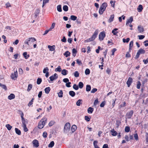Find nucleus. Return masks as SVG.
Returning a JSON list of instances; mask_svg holds the SVG:
<instances>
[{
    "instance_id": "obj_1",
    "label": "nucleus",
    "mask_w": 148,
    "mask_h": 148,
    "mask_svg": "<svg viewBox=\"0 0 148 148\" xmlns=\"http://www.w3.org/2000/svg\"><path fill=\"white\" fill-rule=\"evenodd\" d=\"M107 6V4L106 3H103L100 6L99 10V13L100 14H102L103 12L105 10Z\"/></svg>"
},
{
    "instance_id": "obj_2",
    "label": "nucleus",
    "mask_w": 148,
    "mask_h": 148,
    "mask_svg": "<svg viewBox=\"0 0 148 148\" xmlns=\"http://www.w3.org/2000/svg\"><path fill=\"white\" fill-rule=\"evenodd\" d=\"M36 41V39L34 38H28L25 40V44L29 45V43L31 44L32 42H33Z\"/></svg>"
},
{
    "instance_id": "obj_3",
    "label": "nucleus",
    "mask_w": 148,
    "mask_h": 148,
    "mask_svg": "<svg viewBox=\"0 0 148 148\" xmlns=\"http://www.w3.org/2000/svg\"><path fill=\"white\" fill-rule=\"evenodd\" d=\"M145 53V51L142 49H140L138 51L137 53V54L135 57V58L137 59L139 57L140 54H143Z\"/></svg>"
},
{
    "instance_id": "obj_4",
    "label": "nucleus",
    "mask_w": 148,
    "mask_h": 148,
    "mask_svg": "<svg viewBox=\"0 0 148 148\" xmlns=\"http://www.w3.org/2000/svg\"><path fill=\"white\" fill-rule=\"evenodd\" d=\"M106 36L105 32L104 31L101 32L99 35V39L100 41L103 40Z\"/></svg>"
},
{
    "instance_id": "obj_5",
    "label": "nucleus",
    "mask_w": 148,
    "mask_h": 148,
    "mask_svg": "<svg viewBox=\"0 0 148 148\" xmlns=\"http://www.w3.org/2000/svg\"><path fill=\"white\" fill-rule=\"evenodd\" d=\"M70 125L69 123H67L65 125L64 127V132H67L70 129Z\"/></svg>"
},
{
    "instance_id": "obj_6",
    "label": "nucleus",
    "mask_w": 148,
    "mask_h": 148,
    "mask_svg": "<svg viewBox=\"0 0 148 148\" xmlns=\"http://www.w3.org/2000/svg\"><path fill=\"white\" fill-rule=\"evenodd\" d=\"M134 113V111L131 110L130 111L128 112L126 115V116L127 119L131 118Z\"/></svg>"
},
{
    "instance_id": "obj_7",
    "label": "nucleus",
    "mask_w": 148,
    "mask_h": 148,
    "mask_svg": "<svg viewBox=\"0 0 148 148\" xmlns=\"http://www.w3.org/2000/svg\"><path fill=\"white\" fill-rule=\"evenodd\" d=\"M18 76L17 72L16 70L14 72V73H12L11 75V78L15 80L17 78Z\"/></svg>"
},
{
    "instance_id": "obj_8",
    "label": "nucleus",
    "mask_w": 148,
    "mask_h": 148,
    "mask_svg": "<svg viewBox=\"0 0 148 148\" xmlns=\"http://www.w3.org/2000/svg\"><path fill=\"white\" fill-rule=\"evenodd\" d=\"M47 119L46 117H44L41 119L39 123H41L44 126L45 125L47 122Z\"/></svg>"
},
{
    "instance_id": "obj_9",
    "label": "nucleus",
    "mask_w": 148,
    "mask_h": 148,
    "mask_svg": "<svg viewBox=\"0 0 148 148\" xmlns=\"http://www.w3.org/2000/svg\"><path fill=\"white\" fill-rule=\"evenodd\" d=\"M47 119L46 117H44L41 119L39 123H41L44 126L45 125L47 122Z\"/></svg>"
},
{
    "instance_id": "obj_10",
    "label": "nucleus",
    "mask_w": 148,
    "mask_h": 148,
    "mask_svg": "<svg viewBox=\"0 0 148 148\" xmlns=\"http://www.w3.org/2000/svg\"><path fill=\"white\" fill-rule=\"evenodd\" d=\"M58 77V75L56 73H55L53 75L49 77L50 80L52 81L55 79H56Z\"/></svg>"
},
{
    "instance_id": "obj_11",
    "label": "nucleus",
    "mask_w": 148,
    "mask_h": 148,
    "mask_svg": "<svg viewBox=\"0 0 148 148\" xmlns=\"http://www.w3.org/2000/svg\"><path fill=\"white\" fill-rule=\"evenodd\" d=\"M132 78H129L128 80H127L126 83L128 87H129L132 82Z\"/></svg>"
},
{
    "instance_id": "obj_12",
    "label": "nucleus",
    "mask_w": 148,
    "mask_h": 148,
    "mask_svg": "<svg viewBox=\"0 0 148 148\" xmlns=\"http://www.w3.org/2000/svg\"><path fill=\"white\" fill-rule=\"evenodd\" d=\"M33 143L34 146L36 147H38L39 145L38 141L36 139L34 140L33 141Z\"/></svg>"
},
{
    "instance_id": "obj_13",
    "label": "nucleus",
    "mask_w": 148,
    "mask_h": 148,
    "mask_svg": "<svg viewBox=\"0 0 148 148\" xmlns=\"http://www.w3.org/2000/svg\"><path fill=\"white\" fill-rule=\"evenodd\" d=\"M138 29L139 32L140 33H142L144 31V28L143 26L141 25H139L138 27Z\"/></svg>"
},
{
    "instance_id": "obj_14",
    "label": "nucleus",
    "mask_w": 148,
    "mask_h": 148,
    "mask_svg": "<svg viewBox=\"0 0 148 148\" xmlns=\"http://www.w3.org/2000/svg\"><path fill=\"white\" fill-rule=\"evenodd\" d=\"M99 33V31L98 29L96 30L94 33V34L92 36V37L95 39V38L97 37V35Z\"/></svg>"
},
{
    "instance_id": "obj_15",
    "label": "nucleus",
    "mask_w": 148,
    "mask_h": 148,
    "mask_svg": "<svg viewBox=\"0 0 148 148\" xmlns=\"http://www.w3.org/2000/svg\"><path fill=\"white\" fill-rule=\"evenodd\" d=\"M99 33V31L98 29L96 30L94 33V34L92 36V37L95 39V38L97 37V35Z\"/></svg>"
},
{
    "instance_id": "obj_16",
    "label": "nucleus",
    "mask_w": 148,
    "mask_h": 148,
    "mask_svg": "<svg viewBox=\"0 0 148 148\" xmlns=\"http://www.w3.org/2000/svg\"><path fill=\"white\" fill-rule=\"evenodd\" d=\"M133 21V18L132 16L130 17L129 19H127L126 23V25H127L129 23H131Z\"/></svg>"
},
{
    "instance_id": "obj_17",
    "label": "nucleus",
    "mask_w": 148,
    "mask_h": 148,
    "mask_svg": "<svg viewBox=\"0 0 148 148\" xmlns=\"http://www.w3.org/2000/svg\"><path fill=\"white\" fill-rule=\"evenodd\" d=\"M77 129V127L76 126L74 125L72 126L71 127V130L72 132L73 133Z\"/></svg>"
},
{
    "instance_id": "obj_18",
    "label": "nucleus",
    "mask_w": 148,
    "mask_h": 148,
    "mask_svg": "<svg viewBox=\"0 0 148 148\" xmlns=\"http://www.w3.org/2000/svg\"><path fill=\"white\" fill-rule=\"evenodd\" d=\"M15 97V96L13 94L11 93L8 96V98L10 100H11L14 99Z\"/></svg>"
},
{
    "instance_id": "obj_19",
    "label": "nucleus",
    "mask_w": 148,
    "mask_h": 148,
    "mask_svg": "<svg viewBox=\"0 0 148 148\" xmlns=\"http://www.w3.org/2000/svg\"><path fill=\"white\" fill-rule=\"evenodd\" d=\"M143 9V6L141 5H139L137 8L138 11L139 12H141Z\"/></svg>"
},
{
    "instance_id": "obj_20",
    "label": "nucleus",
    "mask_w": 148,
    "mask_h": 148,
    "mask_svg": "<svg viewBox=\"0 0 148 148\" xmlns=\"http://www.w3.org/2000/svg\"><path fill=\"white\" fill-rule=\"evenodd\" d=\"M94 40L95 39L92 36L91 38L87 39L86 40H85L84 41V42L85 43H86L88 42H90Z\"/></svg>"
},
{
    "instance_id": "obj_21",
    "label": "nucleus",
    "mask_w": 148,
    "mask_h": 148,
    "mask_svg": "<svg viewBox=\"0 0 148 148\" xmlns=\"http://www.w3.org/2000/svg\"><path fill=\"white\" fill-rule=\"evenodd\" d=\"M55 45H53V46H50V45H48V48L49 49V50L51 51H53L55 50Z\"/></svg>"
},
{
    "instance_id": "obj_22",
    "label": "nucleus",
    "mask_w": 148,
    "mask_h": 148,
    "mask_svg": "<svg viewBox=\"0 0 148 148\" xmlns=\"http://www.w3.org/2000/svg\"><path fill=\"white\" fill-rule=\"evenodd\" d=\"M94 110V109L91 107H90L88 109V113H92Z\"/></svg>"
},
{
    "instance_id": "obj_23",
    "label": "nucleus",
    "mask_w": 148,
    "mask_h": 148,
    "mask_svg": "<svg viewBox=\"0 0 148 148\" xmlns=\"http://www.w3.org/2000/svg\"><path fill=\"white\" fill-rule=\"evenodd\" d=\"M114 18V14L111 15L110 16V17L108 21V22L109 23L113 21Z\"/></svg>"
},
{
    "instance_id": "obj_24",
    "label": "nucleus",
    "mask_w": 148,
    "mask_h": 148,
    "mask_svg": "<svg viewBox=\"0 0 148 148\" xmlns=\"http://www.w3.org/2000/svg\"><path fill=\"white\" fill-rule=\"evenodd\" d=\"M98 141L97 140H95L93 142V145L95 148H100L97 145Z\"/></svg>"
},
{
    "instance_id": "obj_25",
    "label": "nucleus",
    "mask_w": 148,
    "mask_h": 148,
    "mask_svg": "<svg viewBox=\"0 0 148 148\" xmlns=\"http://www.w3.org/2000/svg\"><path fill=\"white\" fill-rule=\"evenodd\" d=\"M71 53L69 51H66L64 53V56H65L66 57H67L70 56Z\"/></svg>"
},
{
    "instance_id": "obj_26",
    "label": "nucleus",
    "mask_w": 148,
    "mask_h": 148,
    "mask_svg": "<svg viewBox=\"0 0 148 148\" xmlns=\"http://www.w3.org/2000/svg\"><path fill=\"white\" fill-rule=\"evenodd\" d=\"M68 71L65 69H63L62 70L61 73L64 75H65L67 74Z\"/></svg>"
},
{
    "instance_id": "obj_27",
    "label": "nucleus",
    "mask_w": 148,
    "mask_h": 148,
    "mask_svg": "<svg viewBox=\"0 0 148 148\" xmlns=\"http://www.w3.org/2000/svg\"><path fill=\"white\" fill-rule=\"evenodd\" d=\"M19 112H21V118L22 121H25V119L23 118L24 114L23 112L22 111L20 110H19Z\"/></svg>"
},
{
    "instance_id": "obj_28",
    "label": "nucleus",
    "mask_w": 148,
    "mask_h": 148,
    "mask_svg": "<svg viewBox=\"0 0 148 148\" xmlns=\"http://www.w3.org/2000/svg\"><path fill=\"white\" fill-rule=\"evenodd\" d=\"M111 132L112 133V135L113 136H115L117 135V132L115 131L114 129L112 130L111 131Z\"/></svg>"
},
{
    "instance_id": "obj_29",
    "label": "nucleus",
    "mask_w": 148,
    "mask_h": 148,
    "mask_svg": "<svg viewBox=\"0 0 148 148\" xmlns=\"http://www.w3.org/2000/svg\"><path fill=\"white\" fill-rule=\"evenodd\" d=\"M69 94L72 97H74L75 95V93L73 91H70L69 92Z\"/></svg>"
},
{
    "instance_id": "obj_30",
    "label": "nucleus",
    "mask_w": 148,
    "mask_h": 148,
    "mask_svg": "<svg viewBox=\"0 0 148 148\" xmlns=\"http://www.w3.org/2000/svg\"><path fill=\"white\" fill-rule=\"evenodd\" d=\"M77 53V50L73 48L72 49L73 56L74 57H75Z\"/></svg>"
},
{
    "instance_id": "obj_31",
    "label": "nucleus",
    "mask_w": 148,
    "mask_h": 148,
    "mask_svg": "<svg viewBox=\"0 0 148 148\" xmlns=\"http://www.w3.org/2000/svg\"><path fill=\"white\" fill-rule=\"evenodd\" d=\"M15 131L16 133L18 135H20L21 134V132L18 128H15Z\"/></svg>"
},
{
    "instance_id": "obj_32",
    "label": "nucleus",
    "mask_w": 148,
    "mask_h": 148,
    "mask_svg": "<svg viewBox=\"0 0 148 148\" xmlns=\"http://www.w3.org/2000/svg\"><path fill=\"white\" fill-rule=\"evenodd\" d=\"M91 87L90 85H87L86 86V91L89 92L90 90Z\"/></svg>"
},
{
    "instance_id": "obj_33",
    "label": "nucleus",
    "mask_w": 148,
    "mask_h": 148,
    "mask_svg": "<svg viewBox=\"0 0 148 148\" xmlns=\"http://www.w3.org/2000/svg\"><path fill=\"white\" fill-rule=\"evenodd\" d=\"M58 96L59 97H63V92L62 90H60L59 92L58 93Z\"/></svg>"
},
{
    "instance_id": "obj_34",
    "label": "nucleus",
    "mask_w": 148,
    "mask_h": 148,
    "mask_svg": "<svg viewBox=\"0 0 148 148\" xmlns=\"http://www.w3.org/2000/svg\"><path fill=\"white\" fill-rule=\"evenodd\" d=\"M50 90L51 89L49 87L46 88L45 89V92L46 94H48Z\"/></svg>"
},
{
    "instance_id": "obj_35",
    "label": "nucleus",
    "mask_w": 148,
    "mask_h": 148,
    "mask_svg": "<svg viewBox=\"0 0 148 148\" xmlns=\"http://www.w3.org/2000/svg\"><path fill=\"white\" fill-rule=\"evenodd\" d=\"M0 86L2 88L4 89L5 90H7V87L5 85L2 84L0 83Z\"/></svg>"
},
{
    "instance_id": "obj_36",
    "label": "nucleus",
    "mask_w": 148,
    "mask_h": 148,
    "mask_svg": "<svg viewBox=\"0 0 148 148\" xmlns=\"http://www.w3.org/2000/svg\"><path fill=\"white\" fill-rule=\"evenodd\" d=\"M133 41H131L129 44V51L131 49V48L133 46Z\"/></svg>"
},
{
    "instance_id": "obj_37",
    "label": "nucleus",
    "mask_w": 148,
    "mask_h": 148,
    "mask_svg": "<svg viewBox=\"0 0 148 148\" xmlns=\"http://www.w3.org/2000/svg\"><path fill=\"white\" fill-rule=\"evenodd\" d=\"M57 10L59 12H61L62 9L61 8V6L60 5H58L57 7Z\"/></svg>"
},
{
    "instance_id": "obj_38",
    "label": "nucleus",
    "mask_w": 148,
    "mask_h": 148,
    "mask_svg": "<svg viewBox=\"0 0 148 148\" xmlns=\"http://www.w3.org/2000/svg\"><path fill=\"white\" fill-rule=\"evenodd\" d=\"M82 101V99H79L76 102V105L78 106H79L80 104L82 103L81 102Z\"/></svg>"
},
{
    "instance_id": "obj_39",
    "label": "nucleus",
    "mask_w": 148,
    "mask_h": 148,
    "mask_svg": "<svg viewBox=\"0 0 148 148\" xmlns=\"http://www.w3.org/2000/svg\"><path fill=\"white\" fill-rule=\"evenodd\" d=\"M5 127L8 130H10L12 127L9 124H6Z\"/></svg>"
},
{
    "instance_id": "obj_40",
    "label": "nucleus",
    "mask_w": 148,
    "mask_h": 148,
    "mask_svg": "<svg viewBox=\"0 0 148 148\" xmlns=\"http://www.w3.org/2000/svg\"><path fill=\"white\" fill-rule=\"evenodd\" d=\"M49 0H43L42 7L43 8L45 5L47 3H49Z\"/></svg>"
},
{
    "instance_id": "obj_41",
    "label": "nucleus",
    "mask_w": 148,
    "mask_h": 148,
    "mask_svg": "<svg viewBox=\"0 0 148 148\" xmlns=\"http://www.w3.org/2000/svg\"><path fill=\"white\" fill-rule=\"evenodd\" d=\"M55 71H58L59 72H61L62 71V69L60 66H59L56 69Z\"/></svg>"
},
{
    "instance_id": "obj_42",
    "label": "nucleus",
    "mask_w": 148,
    "mask_h": 148,
    "mask_svg": "<svg viewBox=\"0 0 148 148\" xmlns=\"http://www.w3.org/2000/svg\"><path fill=\"white\" fill-rule=\"evenodd\" d=\"M63 9L64 11L66 12L68 10V7L67 6L65 5L63 6Z\"/></svg>"
},
{
    "instance_id": "obj_43",
    "label": "nucleus",
    "mask_w": 148,
    "mask_h": 148,
    "mask_svg": "<svg viewBox=\"0 0 148 148\" xmlns=\"http://www.w3.org/2000/svg\"><path fill=\"white\" fill-rule=\"evenodd\" d=\"M130 127L128 126H126L125 129V131L126 132H128L130 131Z\"/></svg>"
},
{
    "instance_id": "obj_44",
    "label": "nucleus",
    "mask_w": 148,
    "mask_h": 148,
    "mask_svg": "<svg viewBox=\"0 0 148 148\" xmlns=\"http://www.w3.org/2000/svg\"><path fill=\"white\" fill-rule=\"evenodd\" d=\"M54 142L53 141H51L48 145V147H52L54 145Z\"/></svg>"
},
{
    "instance_id": "obj_45",
    "label": "nucleus",
    "mask_w": 148,
    "mask_h": 148,
    "mask_svg": "<svg viewBox=\"0 0 148 148\" xmlns=\"http://www.w3.org/2000/svg\"><path fill=\"white\" fill-rule=\"evenodd\" d=\"M78 86L80 88H82L83 87V83L82 82H80L79 83Z\"/></svg>"
},
{
    "instance_id": "obj_46",
    "label": "nucleus",
    "mask_w": 148,
    "mask_h": 148,
    "mask_svg": "<svg viewBox=\"0 0 148 148\" xmlns=\"http://www.w3.org/2000/svg\"><path fill=\"white\" fill-rule=\"evenodd\" d=\"M71 20L74 21L76 20L77 17L75 16L71 15Z\"/></svg>"
},
{
    "instance_id": "obj_47",
    "label": "nucleus",
    "mask_w": 148,
    "mask_h": 148,
    "mask_svg": "<svg viewBox=\"0 0 148 148\" xmlns=\"http://www.w3.org/2000/svg\"><path fill=\"white\" fill-rule=\"evenodd\" d=\"M42 79L40 78H38L37 79V84H40L42 82Z\"/></svg>"
},
{
    "instance_id": "obj_48",
    "label": "nucleus",
    "mask_w": 148,
    "mask_h": 148,
    "mask_svg": "<svg viewBox=\"0 0 148 148\" xmlns=\"http://www.w3.org/2000/svg\"><path fill=\"white\" fill-rule=\"evenodd\" d=\"M55 25V23H53L51 27L49 29V30L51 31L52 29L54 28Z\"/></svg>"
},
{
    "instance_id": "obj_49",
    "label": "nucleus",
    "mask_w": 148,
    "mask_h": 148,
    "mask_svg": "<svg viewBox=\"0 0 148 148\" xmlns=\"http://www.w3.org/2000/svg\"><path fill=\"white\" fill-rule=\"evenodd\" d=\"M73 89L76 90H78L79 89L78 86L76 84H74L73 86Z\"/></svg>"
},
{
    "instance_id": "obj_50",
    "label": "nucleus",
    "mask_w": 148,
    "mask_h": 148,
    "mask_svg": "<svg viewBox=\"0 0 148 148\" xmlns=\"http://www.w3.org/2000/svg\"><path fill=\"white\" fill-rule=\"evenodd\" d=\"M85 73L86 75H89L90 73V70L88 69H86L85 71Z\"/></svg>"
},
{
    "instance_id": "obj_51",
    "label": "nucleus",
    "mask_w": 148,
    "mask_h": 148,
    "mask_svg": "<svg viewBox=\"0 0 148 148\" xmlns=\"http://www.w3.org/2000/svg\"><path fill=\"white\" fill-rule=\"evenodd\" d=\"M79 73L77 71H75L74 73V76L75 77H77L79 76Z\"/></svg>"
},
{
    "instance_id": "obj_52",
    "label": "nucleus",
    "mask_w": 148,
    "mask_h": 148,
    "mask_svg": "<svg viewBox=\"0 0 148 148\" xmlns=\"http://www.w3.org/2000/svg\"><path fill=\"white\" fill-rule=\"evenodd\" d=\"M44 127V125H43L41 123H40L39 122L38 125V127L39 129H41L43 128Z\"/></svg>"
},
{
    "instance_id": "obj_53",
    "label": "nucleus",
    "mask_w": 148,
    "mask_h": 148,
    "mask_svg": "<svg viewBox=\"0 0 148 148\" xmlns=\"http://www.w3.org/2000/svg\"><path fill=\"white\" fill-rule=\"evenodd\" d=\"M27 52H24L23 54V56L24 58L26 59H27L28 57H29V56H27Z\"/></svg>"
},
{
    "instance_id": "obj_54",
    "label": "nucleus",
    "mask_w": 148,
    "mask_h": 148,
    "mask_svg": "<svg viewBox=\"0 0 148 148\" xmlns=\"http://www.w3.org/2000/svg\"><path fill=\"white\" fill-rule=\"evenodd\" d=\"M32 88V85L31 84H29L28 85V88L27 90L28 91H29Z\"/></svg>"
},
{
    "instance_id": "obj_55",
    "label": "nucleus",
    "mask_w": 148,
    "mask_h": 148,
    "mask_svg": "<svg viewBox=\"0 0 148 148\" xmlns=\"http://www.w3.org/2000/svg\"><path fill=\"white\" fill-rule=\"evenodd\" d=\"M34 99V98H32V99L29 102L28 104V106H30L32 105L33 104V100Z\"/></svg>"
},
{
    "instance_id": "obj_56",
    "label": "nucleus",
    "mask_w": 148,
    "mask_h": 148,
    "mask_svg": "<svg viewBox=\"0 0 148 148\" xmlns=\"http://www.w3.org/2000/svg\"><path fill=\"white\" fill-rule=\"evenodd\" d=\"M134 137L136 140H138V136L137 133L135 134H134Z\"/></svg>"
},
{
    "instance_id": "obj_57",
    "label": "nucleus",
    "mask_w": 148,
    "mask_h": 148,
    "mask_svg": "<svg viewBox=\"0 0 148 148\" xmlns=\"http://www.w3.org/2000/svg\"><path fill=\"white\" fill-rule=\"evenodd\" d=\"M138 38L139 40H142L145 38V36L144 35H141L138 36Z\"/></svg>"
},
{
    "instance_id": "obj_58",
    "label": "nucleus",
    "mask_w": 148,
    "mask_h": 148,
    "mask_svg": "<svg viewBox=\"0 0 148 148\" xmlns=\"http://www.w3.org/2000/svg\"><path fill=\"white\" fill-rule=\"evenodd\" d=\"M90 117L88 116H85V120L87 122H88L90 121Z\"/></svg>"
},
{
    "instance_id": "obj_59",
    "label": "nucleus",
    "mask_w": 148,
    "mask_h": 148,
    "mask_svg": "<svg viewBox=\"0 0 148 148\" xmlns=\"http://www.w3.org/2000/svg\"><path fill=\"white\" fill-rule=\"evenodd\" d=\"M76 62L77 64H78L79 65H80L82 64V62H81V61L79 60V59H77L76 60Z\"/></svg>"
},
{
    "instance_id": "obj_60",
    "label": "nucleus",
    "mask_w": 148,
    "mask_h": 148,
    "mask_svg": "<svg viewBox=\"0 0 148 148\" xmlns=\"http://www.w3.org/2000/svg\"><path fill=\"white\" fill-rule=\"evenodd\" d=\"M141 86V83L140 81H138V83L137 85V88L139 89L140 88V86Z\"/></svg>"
},
{
    "instance_id": "obj_61",
    "label": "nucleus",
    "mask_w": 148,
    "mask_h": 148,
    "mask_svg": "<svg viewBox=\"0 0 148 148\" xmlns=\"http://www.w3.org/2000/svg\"><path fill=\"white\" fill-rule=\"evenodd\" d=\"M97 91V89L96 88H94L91 91V93H94Z\"/></svg>"
},
{
    "instance_id": "obj_62",
    "label": "nucleus",
    "mask_w": 148,
    "mask_h": 148,
    "mask_svg": "<svg viewBox=\"0 0 148 148\" xmlns=\"http://www.w3.org/2000/svg\"><path fill=\"white\" fill-rule=\"evenodd\" d=\"M48 71L49 69L47 67H46L43 69V72L44 73H45L47 72V71Z\"/></svg>"
},
{
    "instance_id": "obj_63",
    "label": "nucleus",
    "mask_w": 148,
    "mask_h": 148,
    "mask_svg": "<svg viewBox=\"0 0 148 148\" xmlns=\"http://www.w3.org/2000/svg\"><path fill=\"white\" fill-rule=\"evenodd\" d=\"M61 41L64 42H66V39L65 38V36H64L63 38L61 39Z\"/></svg>"
},
{
    "instance_id": "obj_64",
    "label": "nucleus",
    "mask_w": 148,
    "mask_h": 148,
    "mask_svg": "<svg viewBox=\"0 0 148 148\" xmlns=\"http://www.w3.org/2000/svg\"><path fill=\"white\" fill-rule=\"evenodd\" d=\"M42 136L45 138H46L47 136V133L45 132H44L43 133Z\"/></svg>"
}]
</instances>
